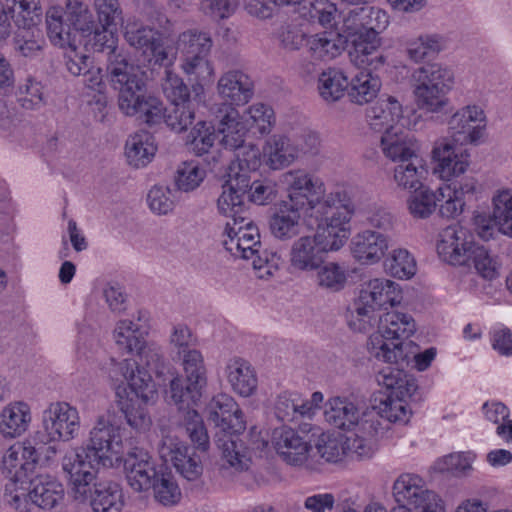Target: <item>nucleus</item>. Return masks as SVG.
Wrapping results in <instances>:
<instances>
[{"instance_id": "obj_25", "label": "nucleus", "mask_w": 512, "mask_h": 512, "mask_svg": "<svg viewBox=\"0 0 512 512\" xmlns=\"http://www.w3.org/2000/svg\"><path fill=\"white\" fill-rule=\"evenodd\" d=\"M303 152L298 143L282 134L272 135L263 146L265 162L272 170L290 166Z\"/></svg>"}, {"instance_id": "obj_32", "label": "nucleus", "mask_w": 512, "mask_h": 512, "mask_svg": "<svg viewBox=\"0 0 512 512\" xmlns=\"http://www.w3.org/2000/svg\"><path fill=\"white\" fill-rule=\"evenodd\" d=\"M225 373L232 390L242 397L253 395L258 387V378L254 367L239 357L228 361Z\"/></svg>"}, {"instance_id": "obj_29", "label": "nucleus", "mask_w": 512, "mask_h": 512, "mask_svg": "<svg viewBox=\"0 0 512 512\" xmlns=\"http://www.w3.org/2000/svg\"><path fill=\"white\" fill-rule=\"evenodd\" d=\"M380 146L383 154L398 164L408 162L415 157H421L417 140L400 128L383 133Z\"/></svg>"}, {"instance_id": "obj_16", "label": "nucleus", "mask_w": 512, "mask_h": 512, "mask_svg": "<svg viewBox=\"0 0 512 512\" xmlns=\"http://www.w3.org/2000/svg\"><path fill=\"white\" fill-rule=\"evenodd\" d=\"M432 157L436 162L435 173L445 181L459 178L470 165L467 148L453 143L448 137L435 142Z\"/></svg>"}, {"instance_id": "obj_2", "label": "nucleus", "mask_w": 512, "mask_h": 512, "mask_svg": "<svg viewBox=\"0 0 512 512\" xmlns=\"http://www.w3.org/2000/svg\"><path fill=\"white\" fill-rule=\"evenodd\" d=\"M325 202L315 207L317 226L314 235H305L295 240L289 251L290 266L295 271L311 272L323 264L329 251H337L348 239V223L353 208L333 206Z\"/></svg>"}, {"instance_id": "obj_13", "label": "nucleus", "mask_w": 512, "mask_h": 512, "mask_svg": "<svg viewBox=\"0 0 512 512\" xmlns=\"http://www.w3.org/2000/svg\"><path fill=\"white\" fill-rule=\"evenodd\" d=\"M118 426L100 418L90 431L87 444L83 446L89 452L93 461H99L102 466L113 465V459L118 460L122 452V436Z\"/></svg>"}, {"instance_id": "obj_50", "label": "nucleus", "mask_w": 512, "mask_h": 512, "mask_svg": "<svg viewBox=\"0 0 512 512\" xmlns=\"http://www.w3.org/2000/svg\"><path fill=\"white\" fill-rule=\"evenodd\" d=\"M349 81L344 73L337 69H328L321 73L318 79L320 96L326 102L339 100L348 89Z\"/></svg>"}, {"instance_id": "obj_15", "label": "nucleus", "mask_w": 512, "mask_h": 512, "mask_svg": "<svg viewBox=\"0 0 512 512\" xmlns=\"http://www.w3.org/2000/svg\"><path fill=\"white\" fill-rule=\"evenodd\" d=\"M486 115L477 105H467L456 111L448 121V130L453 143L466 146L478 145L484 137Z\"/></svg>"}, {"instance_id": "obj_6", "label": "nucleus", "mask_w": 512, "mask_h": 512, "mask_svg": "<svg viewBox=\"0 0 512 512\" xmlns=\"http://www.w3.org/2000/svg\"><path fill=\"white\" fill-rule=\"evenodd\" d=\"M377 323L378 332L367 343L370 355L386 363L405 362L404 341L415 333V320L409 314L392 311L379 316Z\"/></svg>"}, {"instance_id": "obj_39", "label": "nucleus", "mask_w": 512, "mask_h": 512, "mask_svg": "<svg viewBox=\"0 0 512 512\" xmlns=\"http://www.w3.org/2000/svg\"><path fill=\"white\" fill-rule=\"evenodd\" d=\"M38 450L29 442L17 443L9 448L4 456V465L10 474L19 472L21 478L27 477L39 459Z\"/></svg>"}, {"instance_id": "obj_7", "label": "nucleus", "mask_w": 512, "mask_h": 512, "mask_svg": "<svg viewBox=\"0 0 512 512\" xmlns=\"http://www.w3.org/2000/svg\"><path fill=\"white\" fill-rule=\"evenodd\" d=\"M413 95L420 110L439 113L449 103L448 93L453 88L454 73L441 63H428L412 73Z\"/></svg>"}, {"instance_id": "obj_53", "label": "nucleus", "mask_w": 512, "mask_h": 512, "mask_svg": "<svg viewBox=\"0 0 512 512\" xmlns=\"http://www.w3.org/2000/svg\"><path fill=\"white\" fill-rule=\"evenodd\" d=\"M23 483L24 478H21L19 472L14 473L9 482L5 485L4 501L5 503L17 512H33L36 505L31 499L30 491L26 493V489L19 487L18 483Z\"/></svg>"}, {"instance_id": "obj_60", "label": "nucleus", "mask_w": 512, "mask_h": 512, "mask_svg": "<svg viewBox=\"0 0 512 512\" xmlns=\"http://www.w3.org/2000/svg\"><path fill=\"white\" fill-rule=\"evenodd\" d=\"M245 115L247 123L261 135H268L276 123L274 110L264 103H255L249 106Z\"/></svg>"}, {"instance_id": "obj_48", "label": "nucleus", "mask_w": 512, "mask_h": 512, "mask_svg": "<svg viewBox=\"0 0 512 512\" xmlns=\"http://www.w3.org/2000/svg\"><path fill=\"white\" fill-rule=\"evenodd\" d=\"M309 455L319 456L326 462H338L345 455L355 457V454H352V451L347 448V437L342 439L326 434H322L318 438L314 449L311 447Z\"/></svg>"}, {"instance_id": "obj_45", "label": "nucleus", "mask_w": 512, "mask_h": 512, "mask_svg": "<svg viewBox=\"0 0 512 512\" xmlns=\"http://www.w3.org/2000/svg\"><path fill=\"white\" fill-rule=\"evenodd\" d=\"M426 173L425 162L422 157L397 164L394 168L393 179L398 188L417 191L423 188L422 179Z\"/></svg>"}, {"instance_id": "obj_17", "label": "nucleus", "mask_w": 512, "mask_h": 512, "mask_svg": "<svg viewBox=\"0 0 512 512\" xmlns=\"http://www.w3.org/2000/svg\"><path fill=\"white\" fill-rule=\"evenodd\" d=\"M250 171L232 166L228 173V179L223 185V192L217 200V207L225 216L248 214L245 208V199L249 193L251 184Z\"/></svg>"}, {"instance_id": "obj_24", "label": "nucleus", "mask_w": 512, "mask_h": 512, "mask_svg": "<svg viewBox=\"0 0 512 512\" xmlns=\"http://www.w3.org/2000/svg\"><path fill=\"white\" fill-rule=\"evenodd\" d=\"M272 443L277 453L290 465H302L310 454L311 446L292 428L275 429Z\"/></svg>"}, {"instance_id": "obj_61", "label": "nucleus", "mask_w": 512, "mask_h": 512, "mask_svg": "<svg viewBox=\"0 0 512 512\" xmlns=\"http://www.w3.org/2000/svg\"><path fill=\"white\" fill-rule=\"evenodd\" d=\"M205 178V171L194 161L181 163L175 173L174 183L178 190L190 192L199 187Z\"/></svg>"}, {"instance_id": "obj_49", "label": "nucleus", "mask_w": 512, "mask_h": 512, "mask_svg": "<svg viewBox=\"0 0 512 512\" xmlns=\"http://www.w3.org/2000/svg\"><path fill=\"white\" fill-rule=\"evenodd\" d=\"M14 37L15 51L28 58H35L41 55L45 46V39L41 30L36 26L19 28Z\"/></svg>"}, {"instance_id": "obj_56", "label": "nucleus", "mask_w": 512, "mask_h": 512, "mask_svg": "<svg viewBox=\"0 0 512 512\" xmlns=\"http://www.w3.org/2000/svg\"><path fill=\"white\" fill-rule=\"evenodd\" d=\"M212 47V40L207 33L185 31L179 35L176 49L182 56L208 55Z\"/></svg>"}, {"instance_id": "obj_46", "label": "nucleus", "mask_w": 512, "mask_h": 512, "mask_svg": "<svg viewBox=\"0 0 512 512\" xmlns=\"http://www.w3.org/2000/svg\"><path fill=\"white\" fill-rule=\"evenodd\" d=\"M62 8L51 7L46 12L47 35L51 43L60 48L75 47V36L72 35L71 25L63 22Z\"/></svg>"}, {"instance_id": "obj_42", "label": "nucleus", "mask_w": 512, "mask_h": 512, "mask_svg": "<svg viewBox=\"0 0 512 512\" xmlns=\"http://www.w3.org/2000/svg\"><path fill=\"white\" fill-rule=\"evenodd\" d=\"M146 331L142 324H136L132 320L124 319L117 322L113 338L118 349L124 353H137L146 343Z\"/></svg>"}, {"instance_id": "obj_4", "label": "nucleus", "mask_w": 512, "mask_h": 512, "mask_svg": "<svg viewBox=\"0 0 512 512\" xmlns=\"http://www.w3.org/2000/svg\"><path fill=\"white\" fill-rule=\"evenodd\" d=\"M248 214L228 216L223 246L234 257L252 260L259 277L272 276L278 270L281 258L276 252L261 251L260 234Z\"/></svg>"}, {"instance_id": "obj_35", "label": "nucleus", "mask_w": 512, "mask_h": 512, "mask_svg": "<svg viewBox=\"0 0 512 512\" xmlns=\"http://www.w3.org/2000/svg\"><path fill=\"white\" fill-rule=\"evenodd\" d=\"M217 445L222 450L221 472L224 476L229 475L230 470L243 472L250 468L251 453L241 441L219 438Z\"/></svg>"}, {"instance_id": "obj_12", "label": "nucleus", "mask_w": 512, "mask_h": 512, "mask_svg": "<svg viewBox=\"0 0 512 512\" xmlns=\"http://www.w3.org/2000/svg\"><path fill=\"white\" fill-rule=\"evenodd\" d=\"M393 495L399 506L416 512H437L438 495L416 474H401L394 482Z\"/></svg>"}, {"instance_id": "obj_64", "label": "nucleus", "mask_w": 512, "mask_h": 512, "mask_svg": "<svg viewBox=\"0 0 512 512\" xmlns=\"http://www.w3.org/2000/svg\"><path fill=\"white\" fill-rule=\"evenodd\" d=\"M435 191L421 188L413 191L407 200L408 210L414 218L424 219L429 217L436 209Z\"/></svg>"}, {"instance_id": "obj_27", "label": "nucleus", "mask_w": 512, "mask_h": 512, "mask_svg": "<svg viewBox=\"0 0 512 512\" xmlns=\"http://www.w3.org/2000/svg\"><path fill=\"white\" fill-rule=\"evenodd\" d=\"M114 26H105L101 25V29H99L97 26L93 29V34L90 41V45L92 46L93 50L96 52H104L107 50V56H106V78L108 82L111 84V86L118 90L119 95L121 94V85L118 83L117 85L112 81V73L110 71V68L112 66H115V60L117 62L122 58L126 66H131L133 68H140L137 65H134L130 62L128 56L122 51L119 50L116 46V38L113 33Z\"/></svg>"}, {"instance_id": "obj_21", "label": "nucleus", "mask_w": 512, "mask_h": 512, "mask_svg": "<svg viewBox=\"0 0 512 512\" xmlns=\"http://www.w3.org/2000/svg\"><path fill=\"white\" fill-rule=\"evenodd\" d=\"M377 411L359 414L347 437V448L356 458H368L373 454L374 439L382 429Z\"/></svg>"}, {"instance_id": "obj_30", "label": "nucleus", "mask_w": 512, "mask_h": 512, "mask_svg": "<svg viewBox=\"0 0 512 512\" xmlns=\"http://www.w3.org/2000/svg\"><path fill=\"white\" fill-rule=\"evenodd\" d=\"M389 247V237L373 230H365L355 235L351 241L353 257L362 264L378 262Z\"/></svg>"}, {"instance_id": "obj_11", "label": "nucleus", "mask_w": 512, "mask_h": 512, "mask_svg": "<svg viewBox=\"0 0 512 512\" xmlns=\"http://www.w3.org/2000/svg\"><path fill=\"white\" fill-rule=\"evenodd\" d=\"M389 24L387 13L377 7L361 6L349 10L344 16L340 33L353 40L375 39Z\"/></svg>"}, {"instance_id": "obj_22", "label": "nucleus", "mask_w": 512, "mask_h": 512, "mask_svg": "<svg viewBox=\"0 0 512 512\" xmlns=\"http://www.w3.org/2000/svg\"><path fill=\"white\" fill-rule=\"evenodd\" d=\"M124 471L128 485L136 492L150 489L158 478L150 455L139 447H134L127 453Z\"/></svg>"}, {"instance_id": "obj_63", "label": "nucleus", "mask_w": 512, "mask_h": 512, "mask_svg": "<svg viewBox=\"0 0 512 512\" xmlns=\"http://www.w3.org/2000/svg\"><path fill=\"white\" fill-rule=\"evenodd\" d=\"M435 195L437 198L435 202H438L437 207L441 217L455 218L464 211L466 203L451 189V185L439 187L435 191Z\"/></svg>"}, {"instance_id": "obj_9", "label": "nucleus", "mask_w": 512, "mask_h": 512, "mask_svg": "<svg viewBox=\"0 0 512 512\" xmlns=\"http://www.w3.org/2000/svg\"><path fill=\"white\" fill-rule=\"evenodd\" d=\"M280 183L288 192V199L285 202L310 210L309 217L316 216L315 207L327 201L333 202V206L336 207L342 205L353 208L350 200L341 193H331L320 200V196L324 193L322 182L303 169H293L283 173L280 176Z\"/></svg>"}, {"instance_id": "obj_1", "label": "nucleus", "mask_w": 512, "mask_h": 512, "mask_svg": "<svg viewBox=\"0 0 512 512\" xmlns=\"http://www.w3.org/2000/svg\"><path fill=\"white\" fill-rule=\"evenodd\" d=\"M121 58L110 68L112 81L121 85L118 95L119 109L127 116H135L141 121L155 125L164 123L173 131L180 133L188 129L195 119V104L184 101L164 107L156 97L143 93L145 82L140 68L126 66Z\"/></svg>"}, {"instance_id": "obj_40", "label": "nucleus", "mask_w": 512, "mask_h": 512, "mask_svg": "<svg viewBox=\"0 0 512 512\" xmlns=\"http://www.w3.org/2000/svg\"><path fill=\"white\" fill-rule=\"evenodd\" d=\"M156 150L154 137L147 131L130 136L125 145L127 161L135 168L146 166L154 157Z\"/></svg>"}, {"instance_id": "obj_28", "label": "nucleus", "mask_w": 512, "mask_h": 512, "mask_svg": "<svg viewBox=\"0 0 512 512\" xmlns=\"http://www.w3.org/2000/svg\"><path fill=\"white\" fill-rule=\"evenodd\" d=\"M252 79L240 70H230L218 80L217 91L222 99L229 105H244L250 101L254 94Z\"/></svg>"}, {"instance_id": "obj_47", "label": "nucleus", "mask_w": 512, "mask_h": 512, "mask_svg": "<svg viewBox=\"0 0 512 512\" xmlns=\"http://www.w3.org/2000/svg\"><path fill=\"white\" fill-rule=\"evenodd\" d=\"M316 271L317 285L328 292L336 293L347 284L348 275L344 266L337 262H323Z\"/></svg>"}, {"instance_id": "obj_26", "label": "nucleus", "mask_w": 512, "mask_h": 512, "mask_svg": "<svg viewBox=\"0 0 512 512\" xmlns=\"http://www.w3.org/2000/svg\"><path fill=\"white\" fill-rule=\"evenodd\" d=\"M310 210L283 201L270 217L271 234L279 240H288L300 234L301 217H309Z\"/></svg>"}, {"instance_id": "obj_3", "label": "nucleus", "mask_w": 512, "mask_h": 512, "mask_svg": "<svg viewBox=\"0 0 512 512\" xmlns=\"http://www.w3.org/2000/svg\"><path fill=\"white\" fill-rule=\"evenodd\" d=\"M111 376L117 381H126L130 392L119 401L127 423L137 431H145L151 425L147 405L154 402L157 391L151 374L133 359H124L113 364Z\"/></svg>"}, {"instance_id": "obj_38", "label": "nucleus", "mask_w": 512, "mask_h": 512, "mask_svg": "<svg viewBox=\"0 0 512 512\" xmlns=\"http://www.w3.org/2000/svg\"><path fill=\"white\" fill-rule=\"evenodd\" d=\"M358 407L347 398L333 397L325 405L326 421L341 430L350 431L359 418Z\"/></svg>"}, {"instance_id": "obj_62", "label": "nucleus", "mask_w": 512, "mask_h": 512, "mask_svg": "<svg viewBox=\"0 0 512 512\" xmlns=\"http://www.w3.org/2000/svg\"><path fill=\"white\" fill-rule=\"evenodd\" d=\"M485 417L497 424L496 433L506 441H512V420H509V409L501 402L485 403L483 405Z\"/></svg>"}, {"instance_id": "obj_14", "label": "nucleus", "mask_w": 512, "mask_h": 512, "mask_svg": "<svg viewBox=\"0 0 512 512\" xmlns=\"http://www.w3.org/2000/svg\"><path fill=\"white\" fill-rule=\"evenodd\" d=\"M158 453L165 463H171L187 481H196L201 477L203 465L199 455L178 437L164 435L158 445Z\"/></svg>"}, {"instance_id": "obj_44", "label": "nucleus", "mask_w": 512, "mask_h": 512, "mask_svg": "<svg viewBox=\"0 0 512 512\" xmlns=\"http://www.w3.org/2000/svg\"><path fill=\"white\" fill-rule=\"evenodd\" d=\"M2 3L18 28L37 25L41 20L43 9L40 0H3Z\"/></svg>"}, {"instance_id": "obj_36", "label": "nucleus", "mask_w": 512, "mask_h": 512, "mask_svg": "<svg viewBox=\"0 0 512 512\" xmlns=\"http://www.w3.org/2000/svg\"><path fill=\"white\" fill-rule=\"evenodd\" d=\"M30 422L31 412L26 403L9 404L1 412L0 432L6 438H16L27 431Z\"/></svg>"}, {"instance_id": "obj_33", "label": "nucleus", "mask_w": 512, "mask_h": 512, "mask_svg": "<svg viewBox=\"0 0 512 512\" xmlns=\"http://www.w3.org/2000/svg\"><path fill=\"white\" fill-rule=\"evenodd\" d=\"M85 503L93 512H120L124 505L122 489L113 481H96Z\"/></svg>"}, {"instance_id": "obj_18", "label": "nucleus", "mask_w": 512, "mask_h": 512, "mask_svg": "<svg viewBox=\"0 0 512 512\" xmlns=\"http://www.w3.org/2000/svg\"><path fill=\"white\" fill-rule=\"evenodd\" d=\"M43 427L50 440L69 441L80 429L78 411L66 402L51 403L43 412Z\"/></svg>"}, {"instance_id": "obj_31", "label": "nucleus", "mask_w": 512, "mask_h": 512, "mask_svg": "<svg viewBox=\"0 0 512 512\" xmlns=\"http://www.w3.org/2000/svg\"><path fill=\"white\" fill-rule=\"evenodd\" d=\"M402 105L393 96L380 98L366 110V121L376 132L399 129L396 124L402 116Z\"/></svg>"}, {"instance_id": "obj_52", "label": "nucleus", "mask_w": 512, "mask_h": 512, "mask_svg": "<svg viewBox=\"0 0 512 512\" xmlns=\"http://www.w3.org/2000/svg\"><path fill=\"white\" fill-rule=\"evenodd\" d=\"M492 213L498 231L512 236V190H498L492 197Z\"/></svg>"}, {"instance_id": "obj_59", "label": "nucleus", "mask_w": 512, "mask_h": 512, "mask_svg": "<svg viewBox=\"0 0 512 512\" xmlns=\"http://www.w3.org/2000/svg\"><path fill=\"white\" fill-rule=\"evenodd\" d=\"M306 47L310 56L315 60H326L336 57L341 49L340 40L330 38L327 33L308 36Z\"/></svg>"}, {"instance_id": "obj_51", "label": "nucleus", "mask_w": 512, "mask_h": 512, "mask_svg": "<svg viewBox=\"0 0 512 512\" xmlns=\"http://www.w3.org/2000/svg\"><path fill=\"white\" fill-rule=\"evenodd\" d=\"M161 34L142 24L130 23L125 28L124 38L127 43L137 50L142 51L144 55L148 51H153L160 40Z\"/></svg>"}, {"instance_id": "obj_19", "label": "nucleus", "mask_w": 512, "mask_h": 512, "mask_svg": "<svg viewBox=\"0 0 512 512\" xmlns=\"http://www.w3.org/2000/svg\"><path fill=\"white\" fill-rule=\"evenodd\" d=\"M473 235L460 225H450L444 228L437 242L439 257L452 265H464L469 261V255L475 246Z\"/></svg>"}, {"instance_id": "obj_55", "label": "nucleus", "mask_w": 512, "mask_h": 512, "mask_svg": "<svg viewBox=\"0 0 512 512\" xmlns=\"http://www.w3.org/2000/svg\"><path fill=\"white\" fill-rule=\"evenodd\" d=\"M477 273L487 280H493L499 276L501 264L497 255L492 253L484 245L475 244L469 255Z\"/></svg>"}, {"instance_id": "obj_43", "label": "nucleus", "mask_w": 512, "mask_h": 512, "mask_svg": "<svg viewBox=\"0 0 512 512\" xmlns=\"http://www.w3.org/2000/svg\"><path fill=\"white\" fill-rule=\"evenodd\" d=\"M381 88L380 78L372 72L360 71L349 82L348 97L351 102L363 105L372 101Z\"/></svg>"}, {"instance_id": "obj_58", "label": "nucleus", "mask_w": 512, "mask_h": 512, "mask_svg": "<svg viewBox=\"0 0 512 512\" xmlns=\"http://www.w3.org/2000/svg\"><path fill=\"white\" fill-rule=\"evenodd\" d=\"M474 459L475 455L471 452L451 453L438 459L434 469L441 473L447 472L456 477H463L472 471Z\"/></svg>"}, {"instance_id": "obj_23", "label": "nucleus", "mask_w": 512, "mask_h": 512, "mask_svg": "<svg viewBox=\"0 0 512 512\" xmlns=\"http://www.w3.org/2000/svg\"><path fill=\"white\" fill-rule=\"evenodd\" d=\"M215 114L218 119L217 135L221 136L220 144L229 150L241 147L245 143L247 127L239 111L227 103H222L217 107Z\"/></svg>"}, {"instance_id": "obj_57", "label": "nucleus", "mask_w": 512, "mask_h": 512, "mask_svg": "<svg viewBox=\"0 0 512 512\" xmlns=\"http://www.w3.org/2000/svg\"><path fill=\"white\" fill-rule=\"evenodd\" d=\"M64 14L75 31L91 35L96 27L92 12L86 4L78 0H69Z\"/></svg>"}, {"instance_id": "obj_34", "label": "nucleus", "mask_w": 512, "mask_h": 512, "mask_svg": "<svg viewBox=\"0 0 512 512\" xmlns=\"http://www.w3.org/2000/svg\"><path fill=\"white\" fill-rule=\"evenodd\" d=\"M352 49L349 51L350 61L362 71L375 72L381 69L386 58L379 49V39L352 40Z\"/></svg>"}, {"instance_id": "obj_10", "label": "nucleus", "mask_w": 512, "mask_h": 512, "mask_svg": "<svg viewBox=\"0 0 512 512\" xmlns=\"http://www.w3.org/2000/svg\"><path fill=\"white\" fill-rule=\"evenodd\" d=\"M99 461H93L89 452L83 447L71 449L62 458L61 466L65 478L68 481L73 499L79 503H85L88 492L98 480Z\"/></svg>"}, {"instance_id": "obj_20", "label": "nucleus", "mask_w": 512, "mask_h": 512, "mask_svg": "<svg viewBox=\"0 0 512 512\" xmlns=\"http://www.w3.org/2000/svg\"><path fill=\"white\" fill-rule=\"evenodd\" d=\"M207 412L208 420L225 434H238L246 428L239 405L228 394L214 396L207 406Z\"/></svg>"}, {"instance_id": "obj_54", "label": "nucleus", "mask_w": 512, "mask_h": 512, "mask_svg": "<svg viewBox=\"0 0 512 512\" xmlns=\"http://www.w3.org/2000/svg\"><path fill=\"white\" fill-rule=\"evenodd\" d=\"M442 49L443 38L438 34H423L407 43V55L416 63L435 56Z\"/></svg>"}, {"instance_id": "obj_8", "label": "nucleus", "mask_w": 512, "mask_h": 512, "mask_svg": "<svg viewBox=\"0 0 512 512\" xmlns=\"http://www.w3.org/2000/svg\"><path fill=\"white\" fill-rule=\"evenodd\" d=\"M169 380V389L166 391L167 398L179 406L180 427L184 429L191 442L200 450L206 451L209 448V436L204 422L193 405L201 397V390L204 386L195 384L193 381H186L180 376H173Z\"/></svg>"}, {"instance_id": "obj_5", "label": "nucleus", "mask_w": 512, "mask_h": 512, "mask_svg": "<svg viewBox=\"0 0 512 512\" xmlns=\"http://www.w3.org/2000/svg\"><path fill=\"white\" fill-rule=\"evenodd\" d=\"M402 291L398 283L384 278H375L360 286L354 299L349 327L357 332H367L378 322L379 311L401 303Z\"/></svg>"}, {"instance_id": "obj_37", "label": "nucleus", "mask_w": 512, "mask_h": 512, "mask_svg": "<svg viewBox=\"0 0 512 512\" xmlns=\"http://www.w3.org/2000/svg\"><path fill=\"white\" fill-rule=\"evenodd\" d=\"M30 498L33 499L36 508L52 509L64 496V489L54 478L48 475H40L30 482Z\"/></svg>"}, {"instance_id": "obj_41", "label": "nucleus", "mask_w": 512, "mask_h": 512, "mask_svg": "<svg viewBox=\"0 0 512 512\" xmlns=\"http://www.w3.org/2000/svg\"><path fill=\"white\" fill-rule=\"evenodd\" d=\"M378 384L395 397H411L416 391V383L404 370L393 367L382 369L376 376Z\"/></svg>"}]
</instances>
